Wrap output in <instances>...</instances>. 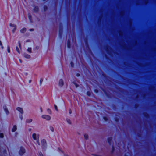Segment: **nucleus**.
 <instances>
[{"instance_id": "57", "label": "nucleus", "mask_w": 156, "mask_h": 156, "mask_svg": "<svg viewBox=\"0 0 156 156\" xmlns=\"http://www.w3.org/2000/svg\"><path fill=\"white\" fill-rule=\"evenodd\" d=\"M103 76H104V77H105V76H106L104 74H103Z\"/></svg>"}, {"instance_id": "61", "label": "nucleus", "mask_w": 156, "mask_h": 156, "mask_svg": "<svg viewBox=\"0 0 156 156\" xmlns=\"http://www.w3.org/2000/svg\"><path fill=\"white\" fill-rule=\"evenodd\" d=\"M95 156H99V155H95Z\"/></svg>"}, {"instance_id": "31", "label": "nucleus", "mask_w": 156, "mask_h": 156, "mask_svg": "<svg viewBox=\"0 0 156 156\" xmlns=\"http://www.w3.org/2000/svg\"><path fill=\"white\" fill-rule=\"evenodd\" d=\"M9 26L11 27H13L16 26V25H14V24H12V23H11L9 24Z\"/></svg>"}, {"instance_id": "32", "label": "nucleus", "mask_w": 156, "mask_h": 156, "mask_svg": "<svg viewBox=\"0 0 156 156\" xmlns=\"http://www.w3.org/2000/svg\"><path fill=\"white\" fill-rule=\"evenodd\" d=\"M16 50L19 53H20V50H19V48H18V47L17 46H16Z\"/></svg>"}, {"instance_id": "10", "label": "nucleus", "mask_w": 156, "mask_h": 156, "mask_svg": "<svg viewBox=\"0 0 156 156\" xmlns=\"http://www.w3.org/2000/svg\"><path fill=\"white\" fill-rule=\"evenodd\" d=\"M71 42L68 39L67 41V46L68 48H70L71 47Z\"/></svg>"}, {"instance_id": "35", "label": "nucleus", "mask_w": 156, "mask_h": 156, "mask_svg": "<svg viewBox=\"0 0 156 156\" xmlns=\"http://www.w3.org/2000/svg\"><path fill=\"white\" fill-rule=\"evenodd\" d=\"M27 51L30 53H31V48H28L27 49Z\"/></svg>"}, {"instance_id": "24", "label": "nucleus", "mask_w": 156, "mask_h": 156, "mask_svg": "<svg viewBox=\"0 0 156 156\" xmlns=\"http://www.w3.org/2000/svg\"><path fill=\"white\" fill-rule=\"evenodd\" d=\"M66 121L67 122L69 123V124H71V120L67 118L66 119Z\"/></svg>"}, {"instance_id": "56", "label": "nucleus", "mask_w": 156, "mask_h": 156, "mask_svg": "<svg viewBox=\"0 0 156 156\" xmlns=\"http://www.w3.org/2000/svg\"><path fill=\"white\" fill-rule=\"evenodd\" d=\"M124 156H129L126 154H125V155H124Z\"/></svg>"}, {"instance_id": "54", "label": "nucleus", "mask_w": 156, "mask_h": 156, "mask_svg": "<svg viewBox=\"0 0 156 156\" xmlns=\"http://www.w3.org/2000/svg\"><path fill=\"white\" fill-rule=\"evenodd\" d=\"M31 82V80H29V83H30Z\"/></svg>"}, {"instance_id": "9", "label": "nucleus", "mask_w": 156, "mask_h": 156, "mask_svg": "<svg viewBox=\"0 0 156 156\" xmlns=\"http://www.w3.org/2000/svg\"><path fill=\"white\" fill-rule=\"evenodd\" d=\"M33 10L35 12H37L39 11V8L37 6H35L33 9Z\"/></svg>"}, {"instance_id": "39", "label": "nucleus", "mask_w": 156, "mask_h": 156, "mask_svg": "<svg viewBox=\"0 0 156 156\" xmlns=\"http://www.w3.org/2000/svg\"><path fill=\"white\" fill-rule=\"evenodd\" d=\"M54 108H55V109L57 111H58V109L57 107V106L55 104L54 105Z\"/></svg>"}, {"instance_id": "23", "label": "nucleus", "mask_w": 156, "mask_h": 156, "mask_svg": "<svg viewBox=\"0 0 156 156\" xmlns=\"http://www.w3.org/2000/svg\"><path fill=\"white\" fill-rule=\"evenodd\" d=\"M87 95L88 96H90L91 95V93L89 91H87L86 93Z\"/></svg>"}, {"instance_id": "36", "label": "nucleus", "mask_w": 156, "mask_h": 156, "mask_svg": "<svg viewBox=\"0 0 156 156\" xmlns=\"http://www.w3.org/2000/svg\"><path fill=\"white\" fill-rule=\"evenodd\" d=\"M50 130H51V131L52 132H54V129L53 127L52 126H50Z\"/></svg>"}, {"instance_id": "64", "label": "nucleus", "mask_w": 156, "mask_h": 156, "mask_svg": "<svg viewBox=\"0 0 156 156\" xmlns=\"http://www.w3.org/2000/svg\"><path fill=\"white\" fill-rule=\"evenodd\" d=\"M137 1H138V0H137Z\"/></svg>"}, {"instance_id": "60", "label": "nucleus", "mask_w": 156, "mask_h": 156, "mask_svg": "<svg viewBox=\"0 0 156 156\" xmlns=\"http://www.w3.org/2000/svg\"><path fill=\"white\" fill-rule=\"evenodd\" d=\"M43 0L44 1H46L47 0Z\"/></svg>"}, {"instance_id": "63", "label": "nucleus", "mask_w": 156, "mask_h": 156, "mask_svg": "<svg viewBox=\"0 0 156 156\" xmlns=\"http://www.w3.org/2000/svg\"><path fill=\"white\" fill-rule=\"evenodd\" d=\"M106 58H108V57L106 56Z\"/></svg>"}, {"instance_id": "50", "label": "nucleus", "mask_w": 156, "mask_h": 156, "mask_svg": "<svg viewBox=\"0 0 156 156\" xmlns=\"http://www.w3.org/2000/svg\"><path fill=\"white\" fill-rule=\"evenodd\" d=\"M40 109L41 110V112H42V109L41 107Z\"/></svg>"}, {"instance_id": "43", "label": "nucleus", "mask_w": 156, "mask_h": 156, "mask_svg": "<svg viewBox=\"0 0 156 156\" xmlns=\"http://www.w3.org/2000/svg\"><path fill=\"white\" fill-rule=\"evenodd\" d=\"M37 143L38 145H40V143L39 140V137L38 138V139L37 140Z\"/></svg>"}, {"instance_id": "40", "label": "nucleus", "mask_w": 156, "mask_h": 156, "mask_svg": "<svg viewBox=\"0 0 156 156\" xmlns=\"http://www.w3.org/2000/svg\"><path fill=\"white\" fill-rule=\"evenodd\" d=\"M0 45L1 46L2 48L3 49L4 47H3V46H2V42L0 40Z\"/></svg>"}, {"instance_id": "12", "label": "nucleus", "mask_w": 156, "mask_h": 156, "mask_svg": "<svg viewBox=\"0 0 156 156\" xmlns=\"http://www.w3.org/2000/svg\"><path fill=\"white\" fill-rule=\"evenodd\" d=\"M85 45L87 48H89V45L88 44V42L87 39L85 40Z\"/></svg>"}, {"instance_id": "58", "label": "nucleus", "mask_w": 156, "mask_h": 156, "mask_svg": "<svg viewBox=\"0 0 156 156\" xmlns=\"http://www.w3.org/2000/svg\"><path fill=\"white\" fill-rule=\"evenodd\" d=\"M20 45H21V44H20V43L19 42V46L20 47Z\"/></svg>"}, {"instance_id": "11", "label": "nucleus", "mask_w": 156, "mask_h": 156, "mask_svg": "<svg viewBox=\"0 0 156 156\" xmlns=\"http://www.w3.org/2000/svg\"><path fill=\"white\" fill-rule=\"evenodd\" d=\"M17 130V126L16 125H14L13 126V128L12 129V132H14Z\"/></svg>"}, {"instance_id": "30", "label": "nucleus", "mask_w": 156, "mask_h": 156, "mask_svg": "<svg viewBox=\"0 0 156 156\" xmlns=\"http://www.w3.org/2000/svg\"><path fill=\"white\" fill-rule=\"evenodd\" d=\"M16 29V26L14 27V28L12 30V32L14 33Z\"/></svg>"}, {"instance_id": "22", "label": "nucleus", "mask_w": 156, "mask_h": 156, "mask_svg": "<svg viewBox=\"0 0 156 156\" xmlns=\"http://www.w3.org/2000/svg\"><path fill=\"white\" fill-rule=\"evenodd\" d=\"M32 121V120L31 119H27L26 120V122L27 123H30Z\"/></svg>"}, {"instance_id": "52", "label": "nucleus", "mask_w": 156, "mask_h": 156, "mask_svg": "<svg viewBox=\"0 0 156 156\" xmlns=\"http://www.w3.org/2000/svg\"><path fill=\"white\" fill-rule=\"evenodd\" d=\"M28 130H29V131L30 132V131H31V128H29V129H28Z\"/></svg>"}, {"instance_id": "1", "label": "nucleus", "mask_w": 156, "mask_h": 156, "mask_svg": "<svg viewBox=\"0 0 156 156\" xmlns=\"http://www.w3.org/2000/svg\"><path fill=\"white\" fill-rule=\"evenodd\" d=\"M63 31V25L62 23H60L59 30V37L60 39H62Z\"/></svg>"}, {"instance_id": "44", "label": "nucleus", "mask_w": 156, "mask_h": 156, "mask_svg": "<svg viewBox=\"0 0 156 156\" xmlns=\"http://www.w3.org/2000/svg\"><path fill=\"white\" fill-rule=\"evenodd\" d=\"M94 91L96 93H98V90L97 89H95Z\"/></svg>"}, {"instance_id": "41", "label": "nucleus", "mask_w": 156, "mask_h": 156, "mask_svg": "<svg viewBox=\"0 0 156 156\" xmlns=\"http://www.w3.org/2000/svg\"><path fill=\"white\" fill-rule=\"evenodd\" d=\"M39 156H44L43 154L41 152H39Z\"/></svg>"}, {"instance_id": "20", "label": "nucleus", "mask_w": 156, "mask_h": 156, "mask_svg": "<svg viewBox=\"0 0 156 156\" xmlns=\"http://www.w3.org/2000/svg\"><path fill=\"white\" fill-rule=\"evenodd\" d=\"M72 83L75 85V87L76 88L78 87L79 86V85L77 84L75 82L73 81L72 82Z\"/></svg>"}, {"instance_id": "17", "label": "nucleus", "mask_w": 156, "mask_h": 156, "mask_svg": "<svg viewBox=\"0 0 156 156\" xmlns=\"http://www.w3.org/2000/svg\"><path fill=\"white\" fill-rule=\"evenodd\" d=\"M32 137L34 140H37L36 134L35 133H34L32 134Z\"/></svg>"}, {"instance_id": "34", "label": "nucleus", "mask_w": 156, "mask_h": 156, "mask_svg": "<svg viewBox=\"0 0 156 156\" xmlns=\"http://www.w3.org/2000/svg\"><path fill=\"white\" fill-rule=\"evenodd\" d=\"M43 81V79L42 78L40 79V85H41Z\"/></svg>"}, {"instance_id": "37", "label": "nucleus", "mask_w": 156, "mask_h": 156, "mask_svg": "<svg viewBox=\"0 0 156 156\" xmlns=\"http://www.w3.org/2000/svg\"><path fill=\"white\" fill-rule=\"evenodd\" d=\"M4 137V135L2 133H0V138H3Z\"/></svg>"}, {"instance_id": "28", "label": "nucleus", "mask_w": 156, "mask_h": 156, "mask_svg": "<svg viewBox=\"0 0 156 156\" xmlns=\"http://www.w3.org/2000/svg\"><path fill=\"white\" fill-rule=\"evenodd\" d=\"M70 65L72 67H74V64L73 62L72 61L70 62Z\"/></svg>"}, {"instance_id": "25", "label": "nucleus", "mask_w": 156, "mask_h": 156, "mask_svg": "<svg viewBox=\"0 0 156 156\" xmlns=\"http://www.w3.org/2000/svg\"><path fill=\"white\" fill-rule=\"evenodd\" d=\"M136 156V148L134 147V156Z\"/></svg>"}, {"instance_id": "4", "label": "nucleus", "mask_w": 156, "mask_h": 156, "mask_svg": "<svg viewBox=\"0 0 156 156\" xmlns=\"http://www.w3.org/2000/svg\"><path fill=\"white\" fill-rule=\"evenodd\" d=\"M42 117L43 119H45L48 120H50L51 119L50 116L48 115H43Z\"/></svg>"}, {"instance_id": "46", "label": "nucleus", "mask_w": 156, "mask_h": 156, "mask_svg": "<svg viewBox=\"0 0 156 156\" xmlns=\"http://www.w3.org/2000/svg\"><path fill=\"white\" fill-rule=\"evenodd\" d=\"M69 112L70 114H71L72 113V111L71 109H69Z\"/></svg>"}, {"instance_id": "3", "label": "nucleus", "mask_w": 156, "mask_h": 156, "mask_svg": "<svg viewBox=\"0 0 156 156\" xmlns=\"http://www.w3.org/2000/svg\"><path fill=\"white\" fill-rule=\"evenodd\" d=\"M25 148L21 146L19 151V154L20 155L22 156L25 153Z\"/></svg>"}, {"instance_id": "48", "label": "nucleus", "mask_w": 156, "mask_h": 156, "mask_svg": "<svg viewBox=\"0 0 156 156\" xmlns=\"http://www.w3.org/2000/svg\"><path fill=\"white\" fill-rule=\"evenodd\" d=\"M58 149L62 153H64V151L62 150H61L60 148H58Z\"/></svg>"}, {"instance_id": "21", "label": "nucleus", "mask_w": 156, "mask_h": 156, "mask_svg": "<svg viewBox=\"0 0 156 156\" xmlns=\"http://www.w3.org/2000/svg\"><path fill=\"white\" fill-rule=\"evenodd\" d=\"M84 137L85 139L87 140L88 139V136L87 134H84Z\"/></svg>"}, {"instance_id": "16", "label": "nucleus", "mask_w": 156, "mask_h": 156, "mask_svg": "<svg viewBox=\"0 0 156 156\" xmlns=\"http://www.w3.org/2000/svg\"><path fill=\"white\" fill-rule=\"evenodd\" d=\"M26 31V29L25 28H22L20 30V32L22 33H25Z\"/></svg>"}, {"instance_id": "29", "label": "nucleus", "mask_w": 156, "mask_h": 156, "mask_svg": "<svg viewBox=\"0 0 156 156\" xmlns=\"http://www.w3.org/2000/svg\"><path fill=\"white\" fill-rule=\"evenodd\" d=\"M103 118L104 120L105 121H107L108 120V118L106 116H104Z\"/></svg>"}, {"instance_id": "13", "label": "nucleus", "mask_w": 156, "mask_h": 156, "mask_svg": "<svg viewBox=\"0 0 156 156\" xmlns=\"http://www.w3.org/2000/svg\"><path fill=\"white\" fill-rule=\"evenodd\" d=\"M105 94V95L108 97V98H110V94L107 92L105 90H103Z\"/></svg>"}, {"instance_id": "15", "label": "nucleus", "mask_w": 156, "mask_h": 156, "mask_svg": "<svg viewBox=\"0 0 156 156\" xmlns=\"http://www.w3.org/2000/svg\"><path fill=\"white\" fill-rule=\"evenodd\" d=\"M24 56L25 58H30V56L29 55L27 54H24Z\"/></svg>"}, {"instance_id": "51", "label": "nucleus", "mask_w": 156, "mask_h": 156, "mask_svg": "<svg viewBox=\"0 0 156 156\" xmlns=\"http://www.w3.org/2000/svg\"><path fill=\"white\" fill-rule=\"evenodd\" d=\"M19 61H20V63H21L22 62V60L20 59H19Z\"/></svg>"}, {"instance_id": "2", "label": "nucleus", "mask_w": 156, "mask_h": 156, "mask_svg": "<svg viewBox=\"0 0 156 156\" xmlns=\"http://www.w3.org/2000/svg\"><path fill=\"white\" fill-rule=\"evenodd\" d=\"M41 145L42 149L45 150L47 148V144L45 139H43L42 140Z\"/></svg>"}, {"instance_id": "19", "label": "nucleus", "mask_w": 156, "mask_h": 156, "mask_svg": "<svg viewBox=\"0 0 156 156\" xmlns=\"http://www.w3.org/2000/svg\"><path fill=\"white\" fill-rule=\"evenodd\" d=\"M43 9L44 11H46L48 9V7L46 5H44L43 6Z\"/></svg>"}, {"instance_id": "59", "label": "nucleus", "mask_w": 156, "mask_h": 156, "mask_svg": "<svg viewBox=\"0 0 156 156\" xmlns=\"http://www.w3.org/2000/svg\"><path fill=\"white\" fill-rule=\"evenodd\" d=\"M15 133V134H18V133H17V132H16Z\"/></svg>"}, {"instance_id": "62", "label": "nucleus", "mask_w": 156, "mask_h": 156, "mask_svg": "<svg viewBox=\"0 0 156 156\" xmlns=\"http://www.w3.org/2000/svg\"><path fill=\"white\" fill-rule=\"evenodd\" d=\"M137 98H138V95H137Z\"/></svg>"}, {"instance_id": "6", "label": "nucleus", "mask_w": 156, "mask_h": 156, "mask_svg": "<svg viewBox=\"0 0 156 156\" xmlns=\"http://www.w3.org/2000/svg\"><path fill=\"white\" fill-rule=\"evenodd\" d=\"M3 108L4 109V111L5 112L6 114H7V115H8V114H9V112L7 108V107L6 106V105H4L3 106Z\"/></svg>"}, {"instance_id": "8", "label": "nucleus", "mask_w": 156, "mask_h": 156, "mask_svg": "<svg viewBox=\"0 0 156 156\" xmlns=\"http://www.w3.org/2000/svg\"><path fill=\"white\" fill-rule=\"evenodd\" d=\"M64 82L62 79H60L59 82V85L60 86L62 87L64 85Z\"/></svg>"}, {"instance_id": "26", "label": "nucleus", "mask_w": 156, "mask_h": 156, "mask_svg": "<svg viewBox=\"0 0 156 156\" xmlns=\"http://www.w3.org/2000/svg\"><path fill=\"white\" fill-rule=\"evenodd\" d=\"M28 18L29 20H30V22H32V16L30 15L28 16Z\"/></svg>"}, {"instance_id": "18", "label": "nucleus", "mask_w": 156, "mask_h": 156, "mask_svg": "<svg viewBox=\"0 0 156 156\" xmlns=\"http://www.w3.org/2000/svg\"><path fill=\"white\" fill-rule=\"evenodd\" d=\"M115 147H114V146H113V145H112V150H111V153L112 154L113 153V152H114V151H115Z\"/></svg>"}, {"instance_id": "55", "label": "nucleus", "mask_w": 156, "mask_h": 156, "mask_svg": "<svg viewBox=\"0 0 156 156\" xmlns=\"http://www.w3.org/2000/svg\"><path fill=\"white\" fill-rule=\"evenodd\" d=\"M64 156H69L68 155H67V154H64Z\"/></svg>"}, {"instance_id": "14", "label": "nucleus", "mask_w": 156, "mask_h": 156, "mask_svg": "<svg viewBox=\"0 0 156 156\" xmlns=\"http://www.w3.org/2000/svg\"><path fill=\"white\" fill-rule=\"evenodd\" d=\"M115 116H117V115H115ZM114 120L116 122H118L119 121V118L118 116L117 115V116H115L114 118Z\"/></svg>"}, {"instance_id": "38", "label": "nucleus", "mask_w": 156, "mask_h": 156, "mask_svg": "<svg viewBox=\"0 0 156 156\" xmlns=\"http://www.w3.org/2000/svg\"><path fill=\"white\" fill-rule=\"evenodd\" d=\"M47 111L48 112V113L50 114H51V110H50V109L49 108H48L47 109Z\"/></svg>"}, {"instance_id": "53", "label": "nucleus", "mask_w": 156, "mask_h": 156, "mask_svg": "<svg viewBox=\"0 0 156 156\" xmlns=\"http://www.w3.org/2000/svg\"><path fill=\"white\" fill-rule=\"evenodd\" d=\"M119 34L121 36V32L120 31H119Z\"/></svg>"}, {"instance_id": "47", "label": "nucleus", "mask_w": 156, "mask_h": 156, "mask_svg": "<svg viewBox=\"0 0 156 156\" xmlns=\"http://www.w3.org/2000/svg\"><path fill=\"white\" fill-rule=\"evenodd\" d=\"M34 29H33V28H32V29H30L29 30V31H34Z\"/></svg>"}, {"instance_id": "27", "label": "nucleus", "mask_w": 156, "mask_h": 156, "mask_svg": "<svg viewBox=\"0 0 156 156\" xmlns=\"http://www.w3.org/2000/svg\"><path fill=\"white\" fill-rule=\"evenodd\" d=\"M23 114L20 113V114L19 115V117L20 118V120H22L23 119V116H22Z\"/></svg>"}, {"instance_id": "42", "label": "nucleus", "mask_w": 156, "mask_h": 156, "mask_svg": "<svg viewBox=\"0 0 156 156\" xmlns=\"http://www.w3.org/2000/svg\"><path fill=\"white\" fill-rule=\"evenodd\" d=\"M108 48H109V47L108 46H107L106 48V50L108 53L109 51V49Z\"/></svg>"}, {"instance_id": "45", "label": "nucleus", "mask_w": 156, "mask_h": 156, "mask_svg": "<svg viewBox=\"0 0 156 156\" xmlns=\"http://www.w3.org/2000/svg\"><path fill=\"white\" fill-rule=\"evenodd\" d=\"M76 75L77 77H79L80 76V74L79 73H77Z\"/></svg>"}, {"instance_id": "5", "label": "nucleus", "mask_w": 156, "mask_h": 156, "mask_svg": "<svg viewBox=\"0 0 156 156\" xmlns=\"http://www.w3.org/2000/svg\"><path fill=\"white\" fill-rule=\"evenodd\" d=\"M112 136H110V137H108V142L110 145H112Z\"/></svg>"}, {"instance_id": "33", "label": "nucleus", "mask_w": 156, "mask_h": 156, "mask_svg": "<svg viewBox=\"0 0 156 156\" xmlns=\"http://www.w3.org/2000/svg\"><path fill=\"white\" fill-rule=\"evenodd\" d=\"M7 51L8 53H10V48L9 46H7Z\"/></svg>"}, {"instance_id": "7", "label": "nucleus", "mask_w": 156, "mask_h": 156, "mask_svg": "<svg viewBox=\"0 0 156 156\" xmlns=\"http://www.w3.org/2000/svg\"><path fill=\"white\" fill-rule=\"evenodd\" d=\"M16 109L18 111L20 112V113L23 114V110L22 108L20 107H18L16 108Z\"/></svg>"}, {"instance_id": "49", "label": "nucleus", "mask_w": 156, "mask_h": 156, "mask_svg": "<svg viewBox=\"0 0 156 156\" xmlns=\"http://www.w3.org/2000/svg\"><path fill=\"white\" fill-rule=\"evenodd\" d=\"M3 152L4 153H5L6 152V150L5 149H4L3 151Z\"/></svg>"}]
</instances>
